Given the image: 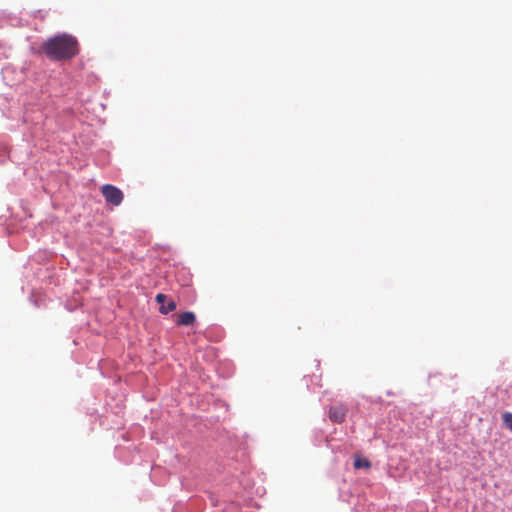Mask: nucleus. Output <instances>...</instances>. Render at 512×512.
Listing matches in <instances>:
<instances>
[{
    "label": "nucleus",
    "instance_id": "obj_1",
    "mask_svg": "<svg viewBox=\"0 0 512 512\" xmlns=\"http://www.w3.org/2000/svg\"><path fill=\"white\" fill-rule=\"evenodd\" d=\"M40 49L51 61H66L79 54V43L75 36L59 33L44 41Z\"/></svg>",
    "mask_w": 512,
    "mask_h": 512
},
{
    "label": "nucleus",
    "instance_id": "obj_2",
    "mask_svg": "<svg viewBox=\"0 0 512 512\" xmlns=\"http://www.w3.org/2000/svg\"><path fill=\"white\" fill-rule=\"evenodd\" d=\"M101 193L108 204L119 206L124 198L123 192L111 184H105L101 187Z\"/></svg>",
    "mask_w": 512,
    "mask_h": 512
},
{
    "label": "nucleus",
    "instance_id": "obj_3",
    "mask_svg": "<svg viewBox=\"0 0 512 512\" xmlns=\"http://www.w3.org/2000/svg\"><path fill=\"white\" fill-rule=\"evenodd\" d=\"M155 300L158 304H160L159 311L162 314H168L176 309L177 305L174 300H169L167 303V296L165 294L159 293L156 295Z\"/></svg>",
    "mask_w": 512,
    "mask_h": 512
},
{
    "label": "nucleus",
    "instance_id": "obj_4",
    "mask_svg": "<svg viewBox=\"0 0 512 512\" xmlns=\"http://www.w3.org/2000/svg\"><path fill=\"white\" fill-rule=\"evenodd\" d=\"M347 408L344 405H334L329 409V419L334 423H342L346 417Z\"/></svg>",
    "mask_w": 512,
    "mask_h": 512
},
{
    "label": "nucleus",
    "instance_id": "obj_5",
    "mask_svg": "<svg viewBox=\"0 0 512 512\" xmlns=\"http://www.w3.org/2000/svg\"><path fill=\"white\" fill-rule=\"evenodd\" d=\"M195 321H196L195 314L191 311H186V312L181 313L178 316L176 324L178 326H190V325L194 324Z\"/></svg>",
    "mask_w": 512,
    "mask_h": 512
},
{
    "label": "nucleus",
    "instance_id": "obj_6",
    "mask_svg": "<svg viewBox=\"0 0 512 512\" xmlns=\"http://www.w3.org/2000/svg\"><path fill=\"white\" fill-rule=\"evenodd\" d=\"M354 467L356 469H360V468L368 469L371 467V463L366 458H356L354 461Z\"/></svg>",
    "mask_w": 512,
    "mask_h": 512
},
{
    "label": "nucleus",
    "instance_id": "obj_7",
    "mask_svg": "<svg viewBox=\"0 0 512 512\" xmlns=\"http://www.w3.org/2000/svg\"><path fill=\"white\" fill-rule=\"evenodd\" d=\"M502 420L504 425L512 431V413L511 412H504L502 414Z\"/></svg>",
    "mask_w": 512,
    "mask_h": 512
}]
</instances>
